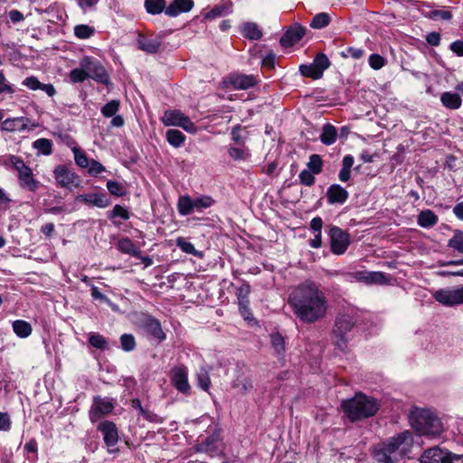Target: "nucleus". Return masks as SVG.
<instances>
[{"mask_svg":"<svg viewBox=\"0 0 463 463\" xmlns=\"http://www.w3.org/2000/svg\"><path fill=\"white\" fill-rule=\"evenodd\" d=\"M177 210L180 215L187 216L191 214L194 210V199L188 194L181 195L177 201Z\"/></svg>","mask_w":463,"mask_h":463,"instance_id":"2f4dec72","label":"nucleus"},{"mask_svg":"<svg viewBox=\"0 0 463 463\" xmlns=\"http://www.w3.org/2000/svg\"><path fill=\"white\" fill-rule=\"evenodd\" d=\"M330 250L335 255H343L351 244V236L346 232L335 225L328 226Z\"/></svg>","mask_w":463,"mask_h":463,"instance_id":"0eeeda50","label":"nucleus"},{"mask_svg":"<svg viewBox=\"0 0 463 463\" xmlns=\"http://www.w3.org/2000/svg\"><path fill=\"white\" fill-rule=\"evenodd\" d=\"M88 343L90 346L100 351L109 349V342L107 338L99 333H90L88 336Z\"/></svg>","mask_w":463,"mask_h":463,"instance_id":"72a5a7b5","label":"nucleus"},{"mask_svg":"<svg viewBox=\"0 0 463 463\" xmlns=\"http://www.w3.org/2000/svg\"><path fill=\"white\" fill-rule=\"evenodd\" d=\"M172 385L181 393L189 395L191 386L188 382V370L184 364L174 366L169 373Z\"/></svg>","mask_w":463,"mask_h":463,"instance_id":"4468645a","label":"nucleus"},{"mask_svg":"<svg viewBox=\"0 0 463 463\" xmlns=\"http://www.w3.org/2000/svg\"><path fill=\"white\" fill-rule=\"evenodd\" d=\"M176 246L184 253L191 254L194 256H197L198 254L194 244L188 241L184 237H179L176 239Z\"/></svg>","mask_w":463,"mask_h":463,"instance_id":"5fc2aeb1","label":"nucleus"},{"mask_svg":"<svg viewBox=\"0 0 463 463\" xmlns=\"http://www.w3.org/2000/svg\"><path fill=\"white\" fill-rule=\"evenodd\" d=\"M129 217H130V213H129L128 210L120 204L114 205L112 211L108 213V218L110 221H112V222L115 225L119 224V222L115 221L116 218H120L123 221H127L129 219Z\"/></svg>","mask_w":463,"mask_h":463,"instance_id":"c9c22d12","label":"nucleus"},{"mask_svg":"<svg viewBox=\"0 0 463 463\" xmlns=\"http://www.w3.org/2000/svg\"><path fill=\"white\" fill-rule=\"evenodd\" d=\"M29 119L24 117L7 118L2 123V129L8 132L24 131L28 128Z\"/></svg>","mask_w":463,"mask_h":463,"instance_id":"a878e982","label":"nucleus"},{"mask_svg":"<svg viewBox=\"0 0 463 463\" xmlns=\"http://www.w3.org/2000/svg\"><path fill=\"white\" fill-rule=\"evenodd\" d=\"M313 63H314L315 67L318 68L319 71H321L323 73L331 65L329 59L324 52H318L315 56L314 60H313Z\"/></svg>","mask_w":463,"mask_h":463,"instance_id":"6e6d98bb","label":"nucleus"},{"mask_svg":"<svg viewBox=\"0 0 463 463\" xmlns=\"http://www.w3.org/2000/svg\"><path fill=\"white\" fill-rule=\"evenodd\" d=\"M14 91L13 86L7 81L3 71H0V94H14Z\"/></svg>","mask_w":463,"mask_h":463,"instance_id":"0e129e2a","label":"nucleus"},{"mask_svg":"<svg viewBox=\"0 0 463 463\" xmlns=\"http://www.w3.org/2000/svg\"><path fill=\"white\" fill-rule=\"evenodd\" d=\"M330 22L331 17L327 13H319L313 17L310 26L314 29H322L327 26Z\"/></svg>","mask_w":463,"mask_h":463,"instance_id":"de8ad7c7","label":"nucleus"},{"mask_svg":"<svg viewBox=\"0 0 463 463\" xmlns=\"http://www.w3.org/2000/svg\"><path fill=\"white\" fill-rule=\"evenodd\" d=\"M340 407L344 416L354 423L373 417L380 410V403L376 398L358 392L352 398L343 400Z\"/></svg>","mask_w":463,"mask_h":463,"instance_id":"f03ea898","label":"nucleus"},{"mask_svg":"<svg viewBox=\"0 0 463 463\" xmlns=\"http://www.w3.org/2000/svg\"><path fill=\"white\" fill-rule=\"evenodd\" d=\"M270 342L272 347L278 354H281L285 351V339L280 333H273L270 335Z\"/></svg>","mask_w":463,"mask_h":463,"instance_id":"603ef678","label":"nucleus"},{"mask_svg":"<svg viewBox=\"0 0 463 463\" xmlns=\"http://www.w3.org/2000/svg\"><path fill=\"white\" fill-rule=\"evenodd\" d=\"M95 33V29L87 24H78L74 27V35L81 40L89 39Z\"/></svg>","mask_w":463,"mask_h":463,"instance_id":"8fccbe9b","label":"nucleus"},{"mask_svg":"<svg viewBox=\"0 0 463 463\" xmlns=\"http://www.w3.org/2000/svg\"><path fill=\"white\" fill-rule=\"evenodd\" d=\"M116 401L112 398L95 396L89 411V417L91 422H96L106 415L112 412L115 408Z\"/></svg>","mask_w":463,"mask_h":463,"instance_id":"f8f14e48","label":"nucleus"},{"mask_svg":"<svg viewBox=\"0 0 463 463\" xmlns=\"http://www.w3.org/2000/svg\"><path fill=\"white\" fill-rule=\"evenodd\" d=\"M22 84L32 90H41L44 91L49 97H53L56 94V90L52 84L42 83L35 76H29L25 78Z\"/></svg>","mask_w":463,"mask_h":463,"instance_id":"393cba45","label":"nucleus"},{"mask_svg":"<svg viewBox=\"0 0 463 463\" xmlns=\"http://www.w3.org/2000/svg\"><path fill=\"white\" fill-rule=\"evenodd\" d=\"M276 55L272 51H269L261 60V66L263 69L271 71L275 68Z\"/></svg>","mask_w":463,"mask_h":463,"instance_id":"e2e57ef3","label":"nucleus"},{"mask_svg":"<svg viewBox=\"0 0 463 463\" xmlns=\"http://www.w3.org/2000/svg\"><path fill=\"white\" fill-rule=\"evenodd\" d=\"M368 61H369L370 67L373 70H380L386 63L385 59L382 55L377 54V53L371 54L369 56Z\"/></svg>","mask_w":463,"mask_h":463,"instance_id":"052dcab7","label":"nucleus"},{"mask_svg":"<svg viewBox=\"0 0 463 463\" xmlns=\"http://www.w3.org/2000/svg\"><path fill=\"white\" fill-rule=\"evenodd\" d=\"M242 129L241 125L237 124L234 126L232 129L231 135L232 139L233 142H235L237 145L244 146H245V140L241 135V130Z\"/></svg>","mask_w":463,"mask_h":463,"instance_id":"69168bd1","label":"nucleus"},{"mask_svg":"<svg viewBox=\"0 0 463 463\" xmlns=\"http://www.w3.org/2000/svg\"><path fill=\"white\" fill-rule=\"evenodd\" d=\"M24 163V159L14 155H5L1 157L0 164L5 167L12 166L15 171Z\"/></svg>","mask_w":463,"mask_h":463,"instance_id":"49530a36","label":"nucleus"},{"mask_svg":"<svg viewBox=\"0 0 463 463\" xmlns=\"http://www.w3.org/2000/svg\"><path fill=\"white\" fill-rule=\"evenodd\" d=\"M76 201L81 202L89 206H96L99 208H106L110 205L111 201L106 194L89 193L80 194L76 197Z\"/></svg>","mask_w":463,"mask_h":463,"instance_id":"aec40b11","label":"nucleus"},{"mask_svg":"<svg viewBox=\"0 0 463 463\" xmlns=\"http://www.w3.org/2000/svg\"><path fill=\"white\" fill-rule=\"evenodd\" d=\"M107 188L109 194L116 197H123L127 194V188L119 182L109 180L107 182Z\"/></svg>","mask_w":463,"mask_h":463,"instance_id":"79ce46f5","label":"nucleus"},{"mask_svg":"<svg viewBox=\"0 0 463 463\" xmlns=\"http://www.w3.org/2000/svg\"><path fill=\"white\" fill-rule=\"evenodd\" d=\"M119 107H120V101L118 99H112V100L109 101L108 103H106L101 108L100 111H101V114L105 118H112L113 116H115L117 114V112L119 109Z\"/></svg>","mask_w":463,"mask_h":463,"instance_id":"3c124183","label":"nucleus"},{"mask_svg":"<svg viewBox=\"0 0 463 463\" xmlns=\"http://www.w3.org/2000/svg\"><path fill=\"white\" fill-rule=\"evenodd\" d=\"M326 197L329 204H344L349 197V193L340 184H333L327 188Z\"/></svg>","mask_w":463,"mask_h":463,"instance_id":"412c9836","label":"nucleus"},{"mask_svg":"<svg viewBox=\"0 0 463 463\" xmlns=\"http://www.w3.org/2000/svg\"><path fill=\"white\" fill-rule=\"evenodd\" d=\"M315 175H317L314 174L309 169L302 170L298 175L300 184L305 185V186L314 185L316 183Z\"/></svg>","mask_w":463,"mask_h":463,"instance_id":"4d7b16f0","label":"nucleus"},{"mask_svg":"<svg viewBox=\"0 0 463 463\" xmlns=\"http://www.w3.org/2000/svg\"><path fill=\"white\" fill-rule=\"evenodd\" d=\"M306 34V28L295 23L288 26L280 37L279 43L283 48H290L302 40Z\"/></svg>","mask_w":463,"mask_h":463,"instance_id":"a211bd4d","label":"nucleus"},{"mask_svg":"<svg viewBox=\"0 0 463 463\" xmlns=\"http://www.w3.org/2000/svg\"><path fill=\"white\" fill-rule=\"evenodd\" d=\"M355 322L354 318L348 315H344L335 319L332 331L333 342L338 350L345 353L348 349L347 334L353 330Z\"/></svg>","mask_w":463,"mask_h":463,"instance_id":"39448f33","label":"nucleus"},{"mask_svg":"<svg viewBox=\"0 0 463 463\" xmlns=\"http://www.w3.org/2000/svg\"><path fill=\"white\" fill-rule=\"evenodd\" d=\"M141 326L147 337L155 340L156 344H161L166 339V334L164 332L160 321L153 316L145 315L141 320Z\"/></svg>","mask_w":463,"mask_h":463,"instance_id":"ddd939ff","label":"nucleus"},{"mask_svg":"<svg viewBox=\"0 0 463 463\" xmlns=\"http://www.w3.org/2000/svg\"><path fill=\"white\" fill-rule=\"evenodd\" d=\"M33 147L39 154L50 156L52 153V141L48 138H39L33 143Z\"/></svg>","mask_w":463,"mask_h":463,"instance_id":"ea45409f","label":"nucleus"},{"mask_svg":"<svg viewBox=\"0 0 463 463\" xmlns=\"http://www.w3.org/2000/svg\"><path fill=\"white\" fill-rule=\"evenodd\" d=\"M233 11V3L232 0H222L211 10L204 13L203 17L206 20H214L217 17L228 15Z\"/></svg>","mask_w":463,"mask_h":463,"instance_id":"4be33fe9","label":"nucleus"},{"mask_svg":"<svg viewBox=\"0 0 463 463\" xmlns=\"http://www.w3.org/2000/svg\"><path fill=\"white\" fill-rule=\"evenodd\" d=\"M144 6L146 13L152 15L165 13L167 8L165 0H145Z\"/></svg>","mask_w":463,"mask_h":463,"instance_id":"473e14b6","label":"nucleus"},{"mask_svg":"<svg viewBox=\"0 0 463 463\" xmlns=\"http://www.w3.org/2000/svg\"><path fill=\"white\" fill-rule=\"evenodd\" d=\"M228 154L233 160H236V161L237 160H247L250 156L246 146H240L239 147L231 146L228 149Z\"/></svg>","mask_w":463,"mask_h":463,"instance_id":"09e8293b","label":"nucleus"},{"mask_svg":"<svg viewBox=\"0 0 463 463\" xmlns=\"http://www.w3.org/2000/svg\"><path fill=\"white\" fill-rule=\"evenodd\" d=\"M364 54V52L361 48H355V47H347L345 51L341 52V55L344 58L351 57L353 59L358 60L362 58Z\"/></svg>","mask_w":463,"mask_h":463,"instance_id":"680f3d73","label":"nucleus"},{"mask_svg":"<svg viewBox=\"0 0 463 463\" xmlns=\"http://www.w3.org/2000/svg\"><path fill=\"white\" fill-rule=\"evenodd\" d=\"M241 33L246 39L260 40L263 33L257 24L252 22L244 23L241 25Z\"/></svg>","mask_w":463,"mask_h":463,"instance_id":"c85d7f7f","label":"nucleus"},{"mask_svg":"<svg viewBox=\"0 0 463 463\" xmlns=\"http://www.w3.org/2000/svg\"><path fill=\"white\" fill-rule=\"evenodd\" d=\"M194 6V0H173L165 10V15L176 17L180 14L190 12Z\"/></svg>","mask_w":463,"mask_h":463,"instance_id":"5701e85b","label":"nucleus"},{"mask_svg":"<svg viewBox=\"0 0 463 463\" xmlns=\"http://www.w3.org/2000/svg\"><path fill=\"white\" fill-rule=\"evenodd\" d=\"M89 79V75L87 73V71L85 68L81 67L80 65V68L72 69L69 73V80L70 82L75 84V83H81Z\"/></svg>","mask_w":463,"mask_h":463,"instance_id":"a18cd8bd","label":"nucleus"},{"mask_svg":"<svg viewBox=\"0 0 463 463\" xmlns=\"http://www.w3.org/2000/svg\"><path fill=\"white\" fill-rule=\"evenodd\" d=\"M433 298L444 306L463 304V286L456 289H439L433 293Z\"/></svg>","mask_w":463,"mask_h":463,"instance_id":"f3484780","label":"nucleus"},{"mask_svg":"<svg viewBox=\"0 0 463 463\" xmlns=\"http://www.w3.org/2000/svg\"><path fill=\"white\" fill-rule=\"evenodd\" d=\"M215 200L210 195H201L194 199V210L202 212L203 209L212 207Z\"/></svg>","mask_w":463,"mask_h":463,"instance_id":"c03bdc74","label":"nucleus"},{"mask_svg":"<svg viewBox=\"0 0 463 463\" xmlns=\"http://www.w3.org/2000/svg\"><path fill=\"white\" fill-rule=\"evenodd\" d=\"M430 17L434 20H450L452 14L448 10H433L430 12Z\"/></svg>","mask_w":463,"mask_h":463,"instance_id":"338daca9","label":"nucleus"},{"mask_svg":"<svg viewBox=\"0 0 463 463\" xmlns=\"http://www.w3.org/2000/svg\"><path fill=\"white\" fill-rule=\"evenodd\" d=\"M97 430L102 433L104 443L108 447L109 451L114 452V448L118 444L119 439L116 424L110 420H103L98 424Z\"/></svg>","mask_w":463,"mask_h":463,"instance_id":"dca6fc26","label":"nucleus"},{"mask_svg":"<svg viewBox=\"0 0 463 463\" xmlns=\"http://www.w3.org/2000/svg\"><path fill=\"white\" fill-rule=\"evenodd\" d=\"M165 137L167 142L175 147L182 146L185 141V136L177 129H168Z\"/></svg>","mask_w":463,"mask_h":463,"instance_id":"e433bc0d","label":"nucleus"},{"mask_svg":"<svg viewBox=\"0 0 463 463\" xmlns=\"http://www.w3.org/2000/svg\"><path fill=\"white\" fill-rule=\"evenodd\" d=\"M288 305L301 323L308 325L324 319L329 308L323 288L310 279L291 288L288 296Z\"/></svg>","mask_w":463,"mask_h":463,"instance_id":"f257e3e1","label":"nucleus"},{"mask_svg":"<svg viewBox=\"0 0 463 463\" xmlns=\"http://www.w3.org/2000/svg\"><path fill=\"white\" fill-rule=\"evenodd\" d=\"M161 120L165 126L180 127L191 134L197 132V127L195 124L188 116L184 115L179 109H169L165 111Z\"/></svg>","mask_w":463,"mask_h":463,"instance_id":"1a4fd4ad","label":"nucleus"},{"mask_svg":"<svg viewBox=\"0 0 463 463\" xmlns=\"http://www.w3.org/2000/svg\"><path fill=\"white\" fill-rule=\"evenodd\" d=\"M12 421L7 412H0V431H8L11 430Z\"/></svg>","mask_w":463,"mask_h":463,"instance_id":"774afa93","label":"nucleus"},{"mask_svg":"<svg viewBox=\"0 0 463 463\" xmlns=\"http://www.w3.org/2000/svg\"><path fill=\"white\" fill-rule=\"evenodd\" d=\"M12 326L14 334L21 338L28 337L33 331L31 324L25 320H15Z\"/></svg>","mask_w":463,"mask_h":463,"instance_id":"f704fd0d","label":"nucleus"},{"mask_svg":"<svg viewBox=\"0 0 463 463\" xmlns=\"http://www.w3.org/2000/svg\"><path fill=\"white\" fill-rule=\"evenodd\" d=\"M447 453L448 451L438 447L430 448L421 454L420 461L421 463H444L448 459Z\"/></svg>","mask_w":463,"mask_h":463,"instance_id":"b1692460","label":"nucleus"},{"mask_svg":"<svg viewBox=\"0 0 463 463\" xmlns=\"http://www.w3.org/2000/svg\"><path fill=\"white\" fill-rule=\"evenodd\" d=\"M71 151L74 156L75 164L80 168L87 169L90 159H89L86 152L79 146H73Z\"/></svg>","mask_w":463,"mask_h":463,"instance_id":"58836bf2","label":"nucleus"},{"mask_svg":"<svg viewBox=\"0 0 463 463\" xmlns=\"http://www.w3.org/2000/svg\"><path fill=\"white\" fill-rule=\"evenodd\" d=\"M442 105L449 109H458L461 107L462 99L458 93L443 92L440 97Z\"/></svg>","mask_w":463,"mask_h":463,"instance_id":"c756f323","label":"nucleus"},{"mask_svg":"<svg viewBox=\"0 0 463 463\" xmlns=\"http://www.w3.org/2000/svg\"><path fill=\"white\" fill-rule=\"evenodd\" d=\"M137 44V49L146 54H156L162 46V37L154 33H138Z\"/></svg>","mask_w":463,"mask_h":463,"instance_id":"2eb2a0df","label":"nucleus"},{"mask_svg":"<svg viewBox=\"0 0 463 463\" xmlns=\"http://www.w3.org/2000/svg\"><path fill=\"white\" fill-rule=\"evenodd\" d=\"M449 246L460 253H463V232H458L449 240Z\"/></svg>","mask_w":463,"mask_h":463,"instance_id":"bf43d9fd","label":"nucleus"},{"mask_svg":"<svg viewBox=\"0 0 463 463\" xmlns=\"http://www.w3.org/2000/svg\"><path fill=\"white\" fill-rule=\"evenodd\" d=\"M299 71L302 76L312 80H319L324 74L318 68L315 67L313 62L310 64H301Z\"/></svg>","mask_w":463,"mask_h":463,"instance_id":"4c0bfd02","label":"nucleus"},{"mask_svg":"<svg viewBox=\"0 0 463 463\" xmlns=\"http://www.w3.org/2000/svg\"><path fill=\"white\" fill-rule=\"evenodd\" d=\"M336 138H337L336 128L330 123L324 125V127L322 128V133L320 135L321 142L326 146H330V145H333L336 141Z\"/></svg>","mask_w":463,"mask_h":463,"instance_id":"7c9ffc66","label":"nucleus"},{"mask_svg":"<svg viewBox=\"0 0 463 463\" xmlns=\"http://www.w3.org/2000/svg\"><path fill=\"white\" fill-rule=\"evenodd\" d=\"M414 430L422 436H437L442 431L440 420L430 411L416 409L410 415Z\"/></svg>","mask_w":463,"mask_h":463,"instance_id":"20e7f679","label":"nucleus"},{"mask_svg":"<svg viewBox=\"0 0 463 463\" xmlns=\"http://www.w3.org/2000/svg\"><path fill=\"white\" fill-rule=\"evenodd\" d=\"M307 169L312 171L316 175H319L323 171V159L321 156L313 154L309 156V161L307 164Z\"/></svg>","mask_w":463,"mask_h":463,"instance_id":"37998d69","label":"nucleus"},{"mask_svg":"<svg viewBox=\"0 0 463 463\" xmlns=\"http://www.w3.org/2000/svg\"><path fill=\"white\" fill-rule=\"evenodd\" d=\"M105 171L106 168L102 164L95 159H90V163L87 167V172L90 176H98Z\"/></svg>","mask_w":463,"mask_h":463,"instance_id":"13d9d810","label":"nucleus"},{"mask_svg":"<svg viewBox=\"0 0 463 463\" xmlns=\"http://www.w3.org/2000/svg\"><path fill=\"white\" fill-rule=\"evenodd\" d=\"M53 177L57 185L61 188H78L81 184L80 175L65 165H58L54 168Z\"/></svg>","mask_w":463,"mask_h":463,"instance_id":"9d476101","label":"nucleus"},{"mask_svg":"<svg viewBox=\"0 0 463 463\" xmlns=\"http://www.w3.org/2000/svg\"><path fill=\"white\" fill-rule=\"evenodd\" d=\"M80 65L87 71L89 78L105 86L111 84L110 76L104 65L95 57L84 56Z\"/></svg>","mask_w":463,"mask_h":463,"instance_id":"423d86ee","label":"nucleus"},{"mask_svg":"<svg viewBox=\"0 0 463 463\" xmlns=\"http://www.w3.org/2000/svg\"><path fill=\"white\" fill-rule=\"evenodd\" d=\"M17 178L21 188L30 192H35L39 188L40 182L33 176L32 168L24 163L18 169Z\"/></svg>","mask_w":463,"mask_h":463,"instance_id":"6ab92c4d","label":"nucleus"},{"mask_svg":"<svg viewBox=\"0 0 463 463\" xmlns=\"http://www.w3.org/2000/svg\"><path fill=\"white\" fill-rule=\"evenodd\" d=\"M412 435L405 430L378 443L373 449V457L378 463H395L404 455L406 447L411 445Z\"/></svg>","mask_w":463,"mask_h":463,"instance_id":"7ed1b4c3","label":"nucleus"},{"mask_svg":"<svg viewBox=\"0 0 463 463\" xmlns=\"http://www.w3.org/2000/svg\"><path fill=\"white\" fill-rule=\"evenodd\" d=\"M417 222L422 228H431L438 223L439 217L431 210H423L419 213Z\"/></svg>","mask_w":463,"mask_h":463,"instance_id":"cd10ccee","label":"nucleus"},{"mask_svg":"<svg viewBox=\"0 0 463 463\" xmlns=\"http://www.w3.org/2000/svg\"><path fill=\"white\" fill-rule=\"evenodd\" d=\"M119 340H120L121 348L125 352H131L137 346L136 339H135L134 335L131 334H123L120 336Z\"/></svg>","mask_w":463,"mask_h":463,"instance_id":"864d4df0","label":"nucleus"},{"mask_svg":"<svg viewBox=\"0 0 463 463\" xmlns=\"http://www.w3.org/2000/svg\"><path fill=\"white\" fill-rule=\"evenodd\" d=\"M251 293V287L246 280H241V285L236 288L235 296L239 307L240 315L246 321H252L254 319L253 314L250 307V295Z\"/></svg>","mask_w":463,"mask_h":463,"instance_id":"9b49d317","label":"nucleus"},{"mask_svg":"<svg viewBox=\"0 0 463 463\" xmlns=\"http://www.w3.org/2000/svg\"><path fill=\"white\" fill-rule=\"evenodd\" d=\"M117 249L121 253L140 257V250L128 237L121 238L117 243Z\"/></svg>","mask_w":463,"mask_h":463,"instance_id":"bb28decb","label":"nucleus"},{"mask_svg":"<svg viewBox=\"0 0 463 463\" xmlns=\"http://www.w3.org/2000/svg\"><path fill=\"white\" fill-rule=\"evenodd\" d=\"M260 81L258 75L232 72L222 80V84L225 88L246 90L256 87Z\"/></svg>","mask_w":463,"mask_h":463,"instance_id":"6e6552de","label":"nucleus"},{"mask_svg":"<svg viewBox=\"0 0 463 463\" xmlns=\"http://www.w3.org/2000/svg\"><path fill=\"white\" fill-rule=\"evenodd\" d=\"M198 386L204 392H209L212 382L209 372L205 368H201L196 375Z\"/></svg>","mask_w":463,"mask_h":463,"instance_id":"a19ab883","label":"nucleus"}]
</instances>
